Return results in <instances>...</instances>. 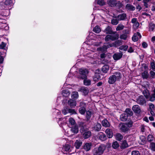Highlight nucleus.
<instances>
[{
  "instance_id": "16",
  "label": "nucleus",
  "mask_w": 155,
  "mask_h": 155,
  "mask_svg": "<svg viewBox=\"0 0 155 155\" xmlns=\"http://www.w3.org/2000/svg\"><path fill=\"white\" fill-rule=\"evenodd\" d=\"M92 144L91 143H86L84 146V149L86 151H89L91 149Z\"/></svg>"
},
{
  "instance_id": "64",
  "label": "nucleus",
  "mask_w": 155,
  "mask_h": 155,
  "mask_svg": "<svg viewBox=\"0 0 155 155\" xmlns=\"http://www.w3.org/2000/svg\"><path fill=\"white\" fill-rule=\"evenodd\" d=\"M150 101H154L155 100V97L153 96V95H152V96L150 97Z\"/></svg>"
},
{
  "instance_id": "36",
  "label": "nucleus",
  "mask_w": 155,
  "mask_h": 155,
  "mask_svg": "<svg viewBox=\"0 0 155 155\" xmlns=\"http://www.w3.org/2000/svg\"><path fill=\"white\" fill-rule=\"evenodd\" d=\"M104 31L106 33L109 34H112V32L111 28L109 26L107 27L104 30Z\"/></svg>"
},
{
  "instance_id": "57",
  "label": "nucleus",
  "mask_w": 155,
  "mask_h": 155,
  "mask_svg": "<svg viewBox=\"0 0 155 155\" xmlns=\"http://www.w3.org/2000/svg\"><path fill=\"white\" fill-rule=\"evenodd\" d=\"M131 155H140V154L138 151L134 150L132 151Z\"/></svg>"
},
{
  "instance_id": "43",
  "label": "nucleus",
  "mask_w": 155,
  "mask_h": 155,
  "mask_svg": "<svg viewBox=\"0 0 155 155\" xmlns=\"http://www.w3.org/2000/svg\"><path fill=\"white\" fill-rule=\"evenodd\" d=\"M84 84L86 86H89L91 84V81L87 79H85L84 81Z\"/></svg>"
},
{
  "instance_id": "17",
  "label": "nucleus",
  "mask_w": 155,
  "mask_h": 155,
  "mask_svg": "<svg viewBox=\"0 0 155 155\" xmlns=\"http://www.w3.org/2000/svg\"><path fill=\"white\" fill-rule=\"evenodd\" d=\"M105 132L107 135V137L109 138H111L112 137L113 134L112 130L109 128H107Z\"/></svg>"
},
{
  "instance_id": "4",
  "label": "nucleus",
  "mask_w": 155,
  "mask_h": 155,
  "mask_svg": "<svg viewBox=\"0 0 155 155\" xmlns=\"http://www.w3.org/2000/svg\"><path fill=\"white\" fill-rule=\"evenodd\" d=\"M107 3L111 7H114L115 6L120 8L121 5L118 2H117L116 0H108Z\"/></svg>"
},
{
  "instance_id": "10",
  "label": "nucleus",
  "mask_w": 155,
  "mask_h": 155,
  "mask_svg": "<svg viewBox=\"0 0 155 155\" xmlns=\"http://www.w3.org/2000/svg\"><path fill=\"white\" fill-rule=\"evenodd\" d=\"M68 105L71 108L75 107L77 104L76 101L73 100L71 99H70L68 100Z\"/></svg>"
},
{
  "instance_id": "48",
  "label": "nucleus",
  "mask_w": 155,
  "mask_h": 155,
  "mask_svg": "<svg viewBox=\"0 0 155 155\" xmlns=\"http://www.w3.org/2000/svg\"><path fill=\"white\" fill-rule=\"evenodd\" d=\"M149 148L152 150L155 151V143L153 142L151 143L150 144Z\"/></svg>"
},
{
  "instance_id": "37",
  "label": "nucleus",
  "mask_w": 155,
  "mask_h": 155,
  "mask_svg": "<svg viewBox=\"0 0 155 155\" xmlns=\"http://www.w3.org/2000/svg\"><path fill=\"white\" fill-rule=\"evenodd\" d=\"M93 31L96 33H98L101 31V29L99 26H96L93 29Z\"/></svg>"
},
{
  "instance_id": "13",
  "label": "nucleus",
  "mask_w": 155,
  "mask_h": 155,
  "mask_svg": "<svg viewBox=\"0 0 155 155\" xmlns=\"http://www.w3.org/2000/svg\"><path fill=\"white\" fill-rule=\"evenodd\" d=\"M132 110L136 113L139 114L141 111L140 107L138 105H134L132 107Z\"/></svg>"
},
{
  "instance_id": "26",
  "label": "nucleus",
  "mask_w": 155,
  "mask_h": 155,
  "mask_svg": "<svg viewBox=\"0 0 155 155\" xmlns=\"http://www.w3.org/2000/svg\"><path fill=\"white\" fill-rule=\"evenodd\" d=\"M83 135L85 139H87L91 135V132L90 131H86L84 133Z\"/></svg>"
},
{
  "instance_id": "52",
  "label": "nucleus",
  "mask_w": 155,
  "mask_h": 155,
  "mask_svg": "<svg viewBox=\"0 0 155 155\" xmlns=\"http://www.w3.org/2000/svg\"><path fill=\"white\" fill-rule=\"evenodd\" d=\"M125 123L126 124V126H127V127H128V128H129L131 127L132 126L133 122L132 121L130 120L129 122Z\"/></svg>"
},
{
  "instance_id": "23",
  "label": "nucleus",
  "mask_w": 155,
  "mask_h": 155,
  "mask_svg": "<svg viewBox=\"0 0 155 155\" xmlns=\"http://www.w3.org/2000/svg\"><path fill=\"white\" fill-rule=\"evenodd\" d=\"M62 150L63 151L70 152L71 151L70 146L68 144L65 145L63 147Z\"/></svg>"
},
{
  "instance_id": "19",
  "label": "nucleus",
  "mask_w": 155,
  "mask_h": 155,
  "mask_svg": "<svg viewBox=\"0 0 155 155\" xmlns=\"http://www.w3.org/2000/svg\"><path fill=\"white\" fill-rule=\"evenodd\" d=\"M118 41H115V42L113 43L112 44H110V43H108L107 44V45H106V47L107 48V49L108 48H109L110 47H117V45L119 43Z\"/></svg>"
},
{
  "instance_id": "59",
  "label": "nucleus",
  "mask_w": 155,
  "mask_h": 155,
  "mask_svg": "<svg viewBox=\"0 0 155 155\" xmlns=\"http://www.w3.org/2000/svg\"><path fill=\"white\" fill-rule=\"evenodd\" d=\"M6 44L3 42H2L0 45V48L2 49H4L6 46Z\"/></svg>"
},
{
  "instance_id": "20",
  "label": "nucleus",
  "mask_w": 155,
  "mask_h": 155,
  "mask_svg": "<svg viewBox=\"0 0 155 155\" xmlns=\"http://www.w3.org/2000/svg\"><path fill=\"white\" fill-rule=\"evenodd\" d=\"M101 79V76L100 74L97 73H95L94 75L93 78V80L94 81L96 82L97 81Z\"/></svg>"
},
{
  "instance_id": "40",
  "label": "nucleus",
  "mask_w": 155,
  "mask_h": 155,
  "mask_svg": "<svg viewBox=\"0 0 155 155\" xmlns=\"http://www.w3.org/2000/svg\"><path fill=\"white\" fill-rule=\"evenodd\" d=\"M119 21V20H118L117 18H113L111 20V23L113 25H116L118 23Z\"/></svg>"
},
{
  "instance_id": "53",
  "label": "nucleus",
  "mask_w": 155,
  "mask_h": 155,
  "mask_svg": "<svg viewBox=\"0 0 155 155\" xmlns=\"http://www.w3.org/2000/svg\"><path fill=\"white\" fill-rule=\"evenodd\" d=\"M14 0H6L4 2V4L6 5H10L13 3Z\"/></svg>"
},
{
  "instance_id": "44",
  "label": "nucleus",
  "mask_w": 155,
  "mask_h": 155,
  "mask_svg": "<svg viewBox=\"0 0 155 155\" xmlns=\"http://www.w3.org/2000/svg\"><path fill=\"white\" fill-rule=\"evenodd\" d=\"M107 49L106 46V45H104L102 47H100L97 48V50L98 51H104Z\"/></svg>"
},
{
  "instance_id": "49",
  "label": "nucleus",
  "mask_w": 155,
  "mask_h": 155,
  "mask_svg": "<svg viewBox=\"0 0 155 155\" xmlns=\"http://www.w3.org/2000/svg\"><path fill=\"white\" fill-rule=\"evenodd\" d=\"M119 146L118 142L116 141L113 143L112 144V147L114 149L117 148Z\"/></svg>"
},
{
  "instance_id": "63",
  "label": "nucleus",
  "mask_w": 155,
  "mask_h": 155,
  "mask_svg": "<svg viewBox=\"0 0 155 155\" xmlns=\"http://www.w3.org/2000/svg\"><path fill=\"white\" fill-rule=\"evenodd\" d=\"M123 34L127 35H128L129 33V30L128 29H124L122 31Z\"/></svg>"
},
{
  "instance_id": "22",
  "label": "nucleus",
  "mask_w": 155,
  "mask_h": 155,
  "mask_svg": "<svg viewBox=\"0 0 155 155\" xmlns=\"http://www.w3.org/2000/svg\"><path fill=\"white\" fill-rule=\"evenodd\" d=\"M61 94L63 96L68 97L70 95V93L68 89H64L62 91Z\"/></svg>"
},
{
  "instance_id": "41",
  "label": "nucleus",
  "mask_w": 155,
  "mask_h": 155,
  "mask_svg": "<svg viewBox=\"0 0 155 155\" xmlns=\"http://www.w3.org/2000/svg\"><path fill=\"white\" fill-rule=\"evenodd\" d=\"M68 122L69 123V124L71 125H74L76 123L72 117H71L69 119Z\"/></svg>"
},
{
  "instance_id": "2",
  "label": "nucleus",
  "mask_w": 155,
  "mask_h": 155,
  "mask_svg": "<svg viewBox=\"0 0 155 155\" xmlns=\"http://www.w3.org/2000/svg\"><path fill=\"white\" fill-rule=\"evenodd\" d=\"M121 78V75L119 72H115L114 75L110 76L109 78L108 82L110 84H113L116 80H118Z\"/></svg>"
},
{
  "instance_id": "5",
  "label": "nucleus",
  "mask_w": 155,
  "mask_h": 155,
  "mask_svg": "<svg viewBox=\"0 0 155 155\" xmlns=\"http://www.w3.org/2000/svg\"><path fill=\"white\" fill-rule=\"evenodd\" d=\"M118 127L119 130L121 131L124 132H126L128 131L129 130V129L127 127V126H126L125 123H120Z\"/></svg>"
},
{
  "instance_id": "25",
  "label": "nucleus",
  "mask_w": 155,
  "mask_h": 155,
  "mask_svg": "<svg viewBox=\"0 0 155 155\" xmlns=\"http://www.w3.org/2000/svg\"><path fill=\"white\" fill-rule=\"evenodd\" d=\"M124 113L127 115V117H130L133 115V113L131 110L129 108H127Z\"/></svg>"
},
{
  "instance_id": "3",
  "label": "nucleus",
  "mask_w": 155,
  "mask_h": 155,
  "mask_svg": "<svg viewBox=\"0 0 155 155\" xmlns=\"http://www.w3.org/2000/svg\"><path fill=\"white\" fill-rule=\"evenodd\" d=\"M88 71L86 69L81 68L79 69V73L80 75L79 78L82 79H85L88 74Z\"/></svg>"
},
{
  "instance_id": "30",
  "label": "nucleus",
  "mask_w": 155,
  "mask_h": 155,
  "mask_svg": "<svg viewBox=\"0 0 155 155\" xmlns=\"http://www.w3.org/2000/svg\"><path fill=\"white\" fill-rule=\"evenodd\" d=\"M147 139L148 141L150 142L155 140V137L153 135L149 134L147 137Z\"/></svg>"
},
{
  "instance_id": "14",
  "label": "nucleus",
  "mask_w": 155,
  "mask_h": 155,
  "mask_svg": "<svg viewBox=\"0 0 155 155\" xmlns=\"http://www.w3.org/2000/svg\"><path fill=\"white\" fill-rule=\"evenodd\" d=\"M79 126L80 128V131L81 132H83L86 129V126L84 123L83 122H81L79 124Z\"/></svg>"
},
{
  "instance_id": "31",
  "label": "nucleus",
  "mask_w": 155,
  "mask_h": 155,
  "mask_svg": "<svg viewBox=\"0 0 155 155\" xmlns=\"http://www.w3.org/2000/svg\"><path fill=\"white\" fill-rule=\"evenodd\" d=\"M82 144V142L80 140H76L74 143V145L77 149H79Z\"/></svg>"
},
{
  "instance_id": "51",
  "label": "nucleus",
  "mask_w": 155,
  "mask_h": 155,
  "mask_svg": "<svg viewBox=\"0 0 155 155\" xmlns=\"http://www.w3.org/2000/svg\"><path fill=\"white\" fill-rule=\"evenodd\" d=\"M155 28V24L153 23H150L149 25L150 31H153Z\"/></svg>"
},
{
  "instance_id": "27",
  "label": "nucleus",
  "mask_w": 155,
  "mask_h": 155,
  "mask_svg": "<svg viewBox=\"0 0 155 155\" xmlns=\"http://www.w3.org/2000/svg\"><path fill=\"white\" fill-rule=\"evenodd\" d=\"M143 94L146 99H147L150 97V93L149 91L147 89L143 90Z\"/></svg>"
},
{
  "instance_id": "9",
  "label": "nucleus",
  "mask_w": 155,
  "mask_h": 155,
  "mask_svg": "<svg viewBox=\"0 0 155 155\" xmlns=\"http://www.w3.org/2000/svg\"><path fill=\"white\" fill-rule=\"evenodd\" d=\"M118 38V36L116 35H108L106 36L105 39L106 41H108L110 40L114 41Z\"/></svg>"
},
{
  "instance_id": "62",
  "label": "nucleus",
  "mask_w": 155,
  "mask_h": 155,
  "mask_svg": "<svg viewBox=\"0 0 155 155\" xmlns=\"http://www.w3.org/2000/svg\"><path fill=\"white\" fill-rule=\"evenodd\" d=\"M2 55V54L0 52V64H2L3 62L4 58L3 57L1 56Z\"/></svg>"
},
{
  "instance_id": "60",
  "label": "nucleus",
  "mask_w": 155,
  "mask_h": 155,
  "mask_svg": "<svg viewBox=\"0 0 155 155\" xmlns=\"http://www.w3.org/2000/svg\"><path fill=\"white\" fill-rule=\"evenodd\" d=\"M150 65L153 71H155V63L154 62H152L150 63Z\"/></svg>"
},
{
  "instance_id": "6",
  "label": "nucleus",
  "mask_w": 155,
  "mask_h": 155,
  "mask_svg": "<svg viewBox=\"0 0 155 155\" xmlns=\"http://www.w3.org/2000/svg\"><path fill=\"white\" fill-rule=\"evenodd\" d=\"M86 104L83 102H80L79 106L80 107L79 109V113L82 114H84L86 110Z\"/></svg>"
},
{
  "instance_id": "1",
  "label": "nucleus",
  "mask_w": 155,
  "mask_h": 155,
  "mask_svg": "<svg viewBox=\"0 0 155 155\" xmlns=\"http://www.w3.org/2000/svg\"><path fill=\"white\" fill-rule=\"evenodd\" d=\"M106 146L104 144H101L98 147L94 148L92 151L93 155H101L106 149Z\"/></svg>"
},
{
  "instance_id": "58",
  "label": "nucleus",
  "mask_w": 155,
  "mask_h": 155,
  "mask_svg": "<svg viewBox=\"0 0 155 155\" xmlns=\"http://www.w3.org/2000/svg\"><path fill=\"white\" fill-rule=\"evenodd\" d=\"M68 113H71L72 114L76 113L74 110L71 108H68Z\"/></svg>"
},
{
  "instance_id": "56",
  "label": "nucleus",
  "mask_w": 155,
  "mask_h": 155,
  "mask_svg": "<svg viewBox=\"0 0 155 155\" xmlns=\"http://www.w3.org/2000/svg\"><path fill=\"white\" fill-rule=\"evenodd\" d=\"M138 37L137 36L136 34H135L132 38L133 41H136L138 40Z\"/></svg>"
},
{
  "instance_id": "39",
  "label": "nucleus",
  "mask_w": 155,
  "mask_h": 155,
  "mask_svg": "<svg viewBox=\"0 0 155 155\" xmlns=\"http://www.w3.org/2000/svg\"><path fill=\"white\" fill-rule=\"evenodd\" d=\"M142 76L143 79H147L148 77V74L147 71H145L142 73Z\"/></svg>"
},
{
  "instance_id": "21",
  "label": "nucleus",
  "mask_w": 155,
  "mask_h": 155,
  "mask_svg": "<svg viewBox=\"0 0 155 155\" xmlns=\"http://www.w3.org/2000/svg\"><path fill=\"white\" fill-rule=\"evenodd\" d=\"M125 8L129 11H134L135 9V7L130 4H127L126 5Z\"/></svg>"
},
{
  "instance_id": "18",
  "label": "nucleus",
  "mask_w": 155,
  "mask_h": 155,
  "mask_svg": "<svg viewBox=\"0 0 155 155\" xmlns=\"http://www.w3.org/2000/svg\"><path fill=\"white\" fill-rule=\"evenodd\" d=\"M80 91L85 95H87L89 92L88 88L84 87H81L80 88Z\"/></svg>"
},
{
  "instance_id": "15",
  "label": "nucleus",
  "mask_w": 155,
  "mask_h": 155,
  "mask_svg": "<svg viewBox=\"0 0 155 155\" xmlns=\"http://www.w3.org/2000/svg\"><path fill=\"white\" fill-rule=\"evenodd\" d=\"M98 137L101 141H104L107 139L106 135L102 132L99 133L98 135Z\"/></svg>"
},
{
  "instance_id": "46",
  "label": "nucleus",
  "mask_w": 155,
  "mask_h": 155,
  "mask_svg": "<svg viewBox=\"0 0 155 155\" xmlns=\"http://www.w3.org/2000/svg\"><path fill=\"white\" fill-rule=\"evenodd\" d=\"M128 146L127 141L126 140H124L120 146L121 148H125L127 147Z\"/></svg>"
},
{
  "instance_id": "35",
  "label": "nucleus",
  "mask_w": 155,
  "mask_h": 155,
  "mask_svg": "<svg viewBox=\"0 0 155 155\" xmlns=\"http://www.w3.org/2000/svg\"><path fill=\"white\" fill-rule=\"evenodd\" d=\"M109 70V67L107 65H104L102 68V70L103 72L104 73H107Z\"/></svg>"
},
{
  "instance_id": "45",
  "label": "nucleus",
  "mask_w": 155,
  "mask_h": 155,
  "mask_svg": "<svg viewBox=\"0 0 155 155\" xmlns=\"http://www.w3.org/2000/svg\"><path fill=\"white\" fill-rule=\"evenodd\" d=\"M140 139L142 142V144H144L146 141V139L145 137L143 136H141L140 137Z\"/></svg>"
},
{
  "instance_id": "24",
  "label": "nucleus",
  "mask_w": 155,
  "mask_h": 155,
  "mask_svg": "<svg viewBox=\"0 0 155 155\" xmlns=\"http://www.w3.org/2000/svg\"><path fill=\"white\" fill-rule=\"evenodd\" d=\"M102 124L103 127H109L110 126V123L106 119H104L102 120Z\"/></svg>"
},
{
  "instance_id": "11",
  "label": "nucleus",
  "mask_w": 155,
  "mask_h": 155,
  "mask_svg": "<svg viewBox=\"0 0 155 155\" xmlns=\"http://www.w3.org/2000/svg\"><path fill=\"white\" fill-rule=\"evenodd\" d=\"M115 18H117L119 21L124 20L127 18V15L125 13H122L118 15L117 16L115 17Z\"/></svg>"
},
{
  "instance_id": "50",
  "label": "nucleus",
  "mask_w": 155,
  "mask_h": 155,
  "mask_svg": "<svg viewBox=\"0 0 155 155\" xmlns=\"http://www.w3.org/2000/svg\"><path fill=\"white\" fill-rule=\"evenodd\" d=\"M128 46L127 45H122L119 47V49L124 51H125L127 50Z\"/></svg>"
},
{
  "instance_id": "28",
  "label": "nucleus",
  "mask_w": 155,
  "mask_h": 155,
  "mask_svg": "<svg viewBox=\"0 0 155 155\" xmlns=\"http://www.w3.org/2000/svg\"><path fill=\"white\" fill-rule=\"evenodd\" d=\"M101 125L98 123H97L94 127V129L96 131H99L101 128Z\"/></svg>"
},
{
  "instance_id": "34",
  "label": "nucleus",
  "mask_w": 155,
  "mask_h": 155,
  "mask_svg": "<svg viewBox=\"0 0 155 155\" xmlns=\"http://www.w3.org/2000/svg\"><path fill=\"white\" fill-rule=\"evenodd\" d=\"M92 114V112L89 110L87 111L86 112V117L87 120H89Z\"/></svg>"
},
{
  "instance_id": "54",
  "label": "nucleus",
  "mask_w": 155,
  "mask_h": 155,
  "mask_svg": "<svg viewBox=\"0 0 155 155\" xmlns=\"http://www.w3.org/2000/svg\"><path fill=\"white\" fill-rule=\"evenodd\" d=\"M62 113L65 115L68 113V108L67 107H65L62 110Z\"/></svg>"
},
{
  "instance_id": "12",
  "label": "nucleus",
  "mask_w": 155,
  "mask_h": 155,
  "mask_svg": "<svg viewBox=\"0 0 155 155\" xmlns=\"http://www.w3.org/2000/svg\"><path fill=\"white\" fill-rule=\"evenodd\" d=\"M123 54L122 53H117L114 54L113 56V58L115 60H117L120 59L122 56Z\"/></svg>"
},
{
  "instance_id": "7",
  "label": "nucleus",
  "mask_w": 155,
  "mask_h": 155,
  "mask_svg": "<svg viewBox=\"0 0 155 155\" xmlns=\"http://www.w3.org/2000/svg\"><path fill=\"white\" fill-rule=\"evenodd\" d=\"M131 22L133 24V28L136 29L138 28L139 25V23L137 21V19L136 18H132L131 21Z\"/></svg>"
},
{
  "instance_id": "61",
  "label": "nucleus",
  "mask_w": 155,
  "mask_h": 155,
  "mask_svg": "<svg viewBox=\"0 0 155 155\" xmlns=\"http://www.w3.org/2000/svg\"><path fill=\"white\" fill-rule=\"evenodd\" d=\"M4 3H2L0 4V9L2 10L5 9L6 7Z\"/></svg>"
},
{
  "instance_id": "32",
  "label": "nucleus",
  "mask_w": 155,
  "mask_h": 155,
  "mask_svg": "<svg viewBox=\"0 0 155 155\" xmlns=\"http://www.w3.org/2000/svg\"><path fill=\"white\" fill-rule=\"evenodd\" d=\"M71 130L72 132L75 134L77 133L78 132V128L77 126H75L74 127H72L71 129Z\"/></svg>"
},
{
  "instance_id": "38",
  "label": "nucleus",
  "mask_w": 155,
  "mask_h": 155,
  "mask_svg": "<svg viewBox=\"0 0 155 155\" xmlns=\"http://www.w3.org/2000/svg\"><path fill=\"white\" fill-rule=\"evenodd\" d=\"M115 137L116 139L119 141H120L123 138L122 135L120 133L116 134Z\"/></svg>"
},
{
  "instance_id": "55",
  "label": "nucleus",
  "mask_w": 155,
  "mask_h": 155,
  "mask_svg": "<svg viewBox=\"0 0 155 155\" xmlns=\"http://www.w3.org/2000/svg\"><path fill=\"white\" fill-rule=\"evenodd\" d=\"M97 3L101 6L104 5L105 4V3L103 0H98Z\"/></svg>"
},
{
  "instance_id": "47",
  "label": "nucleus",
  "mask_w": 155,
  "mask_h": 155,
  "mask_svg": "<svg viewBox=\"0 0 155 155\" xmlns=\"http://www.w3.org/2000/svg\"><path fill=\"white\" fill-rule=\"evenodd\" d=\"M128 37V35L125 34H122L121 35H120V38L122 39H123L124 40H126L127 39V38Z\"/></svg>"
},
{
  "instance_id": "42",
  "label": "nucleus",
  "mask_w": 155,
  "mask_h": 155,
  "mask_svg": "<svg viewBox=\"0 0 155 155\" xmlns=\"http://www.w3.org/2000/svg\"><path fill=\"white\" fill-rule=\"evenodd\" d=\"M124 28V26L122 24H119L116 28V30L117 31L123 30Z\"/></svg>"
},
{
  "instance_id": "29",
  "label": "nucleus",
  "mask_w": 155,
  "mask_h": 155,
  "mask_svg": "<svg viewBox=\"0 0 155 155\" xmlns=\"http://www.w3.org/2000/svg\"><path fill=\"white\" fill-rule=\"evenodd\" d=\"M127 115L124 113L120 115V119L122 121H124L127 120Z\"/></svg>"
},
{
  "instance_id": "8",
  "label": "nucleus",
  "mask_w": 155,
  "mask_h": 155,
  "mask_svg": "<svg viewBox=\"0 0 155 155\" xmlns=\"http://www.w3.org/2000/svg\"><path fill=\"white\" fill-rule=\"evenodd\" d=\"M137 102L140 105H143L146 103V101L143 96H140L137 99Z\"/></svg>"
},
{
  "instance_id": "33",
  "label": "nucleus",
  "mask_w": 155,
  "mask_h": 155,
  "mask_svg": "<svg viewBox=\"0 0 155 155\" xmlns=\"http://www.w3.org/2000/svg\"><path fill=\"white\" fill-rule=\"evenodd\" d=\"M71 97L73 99H76L78 97V94L77 92H73L72 93Z\"/></svg>"
}]
</instances>
